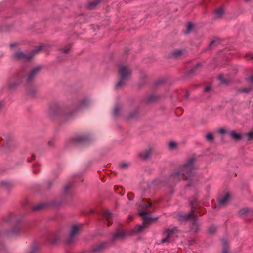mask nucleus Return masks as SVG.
Listing matches in <instances>:
<instances>
[{
  "label": "nucleus",
  "instance_id": "1",
  "mask_svg": "<svg viewBox=\"0 0 253 253\" xmlns=\"http://www.w3.org/2000/svg\"><path fill=\"white\" fill-rule=\"evenodd\" d=\"M195 164V157H192L189 158L179 166L178 170L171 175L170 178L174 181H179L181 180H191V178L194 175Z\"/></svg>",
  "mask_w": 253,
  "mask_h": 253
},
{
  "label": "nucleus",
  "instance_id": "2",
  "mask_svg": "<svg viewBox=\"0 0 253 253\" xmlns=\"http://www.w3.org/2000/svg\"><path fill=\"white\" fill-rule=\"evenodd\" d=\"M191 211L188 214H180L178 219L182 221H189L191 223V229L195 232L198 230L199 223L197 220V214L202 215L205 213V211L201 208L200 203L195 200L190 203Z\"/></svg>",
  "mask_w": 253,
  "mask_h": 253
},
{
  "label": "nucleus",
  "instance_id": "3",
  "mask_svg": "<svg viewBox=\"0 0 253 253\" xmlns=\"http://www.w3.org/2000/svg\"><path fill=\"white\" fill-rule=\"evenodd\" d=\"M149 207H153V205L149 200H143L139 206V215L142 217L143 222L141 225H138L135 227L133 230V233H140L148 226V225L153 221L157 219V218H152L148 217L147 215L151 214L152 212L149 211L148 209Z\"/></svg>",
  "mask_w": 253,
  "mask_h": 253
},
{
  "label": "nucleus",
  "instance_id": "4",
  "mask_svg": "<svg viewBox=\"0 0 253 253\" xmlns=\"http://www.w3.org/2000/svg\"><path fill=\"white\" fill-rule=\"evenodd\" d=\"M118 71L120 80L117 84L116 88L122 86L125 84V81L130 77L132 73V70L129 66L125 64L120 65Z\"/></svg>",
  "mask_w": 253,
  "mask_h": 253
},
{
  "label": "nucleus",
  "instance_id": "5",
  "mask_svg": "<svg viewBox=\"0 0 253 253\" xmlns=\"http://www.w3.org/2000/svg\"><path fill=\"white\" fill-rule=\"evenodd\" d=\"M45 47L44 45L39 46L29 53H24L21 51H18L14 54V57L15 59L24 61H28L31 59L34 55L42 51Z\"/></svg>",
  "mask_w": 253,
  "mask_h": 253
},
{
  "label": "nucleus",
  "instance_id": "6",
  "mask_svg": "<svg viewBox=\"0 0 253 253\" xmlns=\"http://www.w3.org/2000/svg\"><path fill=\"white\" fill-rule=\"evenodd\" d=\"M25 71L21 70L18 72L14 77L13 81H11L8 84V87L11 90L15 89L19 86L24 79Z\"/></svg>",
  "mask_w": 253,
  "mask_h": 253
},
{
  "label": "nucleus",
  "instance_id": "7",
  "mask_svg": "<svg viewBox=\"0 0 253 253\" xmlns=\"http://www.w3.org/2000/svg\"><path fill=\"white\" fill-rule=\"evenodd\" d=\"M82 225L78 224L73 225L71 229L69 236L66 239L65 242L68 244H71L76 241L77 237L79 234Z\"/></svg>",
  "mask_w": 253,
  "mask_h": 253
},
{
  "label": "nucleus",
  "instance_id": "8",
  "mask_svg": "<svg viewBox=\"0 0 253 253\" xmlns=\"http://www.w3.org/2000/svg\"><path fill=\"white\" fill-rule=\"evenodd\" d=\"M177 233V230L175 228L168 229L163 233V237L161 240V243H169L171 239L174 238Z\"/></svg>",
  "mask_w": 253,
  "mask_h": 253
},
{
  "label": "nucleus",
  "instance_id": "9",
  "mask_svg": "<svg viewBox=\"0 0 253 253\" xmlns=\"http://www.w3.org/2000/svg\"><path fill=\"white\" fill-rule=\"evenodd\" d=\"M42 66H37L33 67L30 71L26 73L25 72V75L24 76V79L27 82H30L33 81L40 72L42 69Z\"/></svg>",
  "mask_w": 253,
  "mask_h": 253
},
{
  "label": "nucleus",
  "instance_id": "10",
  "mask_svg": "<svg viewBox=\"0 0 253 253\" xmlns=\"http://www.w3.org/2000/svg\"><path fill=\"white\" fill-rule=\"evenodd\" d=\"M22 230L20 225L18 224L13 227L10 230L6 232V235L9 238L15 237L18 236Z\"/></svg>",
  "mask_w": 253,
  "mask_h": 253
},
{
  "label": "nucleus",
  "instance_id": "11",
  "mask_svg": "<svg viewBox=\"0 0 253 253\" xmlns=\"http://www.w3.org/2000/svg\"><path fill=\"white\" fill-rule=\"evenodd\" d=\"M112 214L108 210L104 211L102 213V220L107 226L112 224Z\"/></svg>",
  "mask_w": 253,
  "mask_h": 253
},
{
  "label": "nucleus",
  "instance_id": "12",
  "mask_svg": "<svg viewBox=\"0 0 253 253\" xmlns=\"http://www.w3.org/2000/svg\"><path fill=\"white\" fill-rule=\"evenodd\" d=\"M126 235V234L124 230H117L113 234L112 240L113 242H115L119 240H122L124 239Z\"/></svg>",
  "mask_w": 253,
  "mask_h": 253
},
{
  "label": "nucleus",
  "instance_id": "13",
  "mask_svg": "<svg viewBox=\"0 0 253 253\" xmlns=\"http://www.w3.org/2000/svg\"><path fill=\"white\" fill-rule=\"evenodd\" d=\"M153 151V150L152 148H147L139 153V157L143 160H148L150 158Z\"/></svg>",
  "mask_w": 253,
  "mask_h": 253
},
{
  "label": "nucleus",
  "instance_id": "14",
  "mask_svg": "<svg viewBox=\"0 0 253 253\" xmlns=\"http://www.w3.org/2000/svg\"><path fill=\"white\" fill-rule=\"evenodd\" d=\"M89 101L86 98L79 100L76 103V110H80L82 108L87 106L89 104Z\"/></svg>",
  "mask_w": 253,
  "mask_h": 253
},
{
  "label": "nucleus",
  "instance_id": "15",
  "mask_svg": "<svg viewBox=\"0 0 253 253\" xmlns=\"http://www.w3.org/2000/svg\"><path fill=\"white\" fill-rule=\"evenodd\" d=\"M184 50L176 49L171 52L170 57L173 58H178L182 56L184 54Z\"/></svg>",
  "mask_w": 253,
  "mask_h": 253
},
{
  "label": "nucleus",
  "instance_id": "16",
  "mask_svg": "<svg viewBox=\"0 0 253 253\" xmlns=\"http://www.w3.org/2000/svg\"><path fill=\"white\" fill-rule=\"evenodd\" d=\"M230 199V195L229 194H226L223 197L219 200V205L220 206H224L226 205Z\"/></svg>",
  "mask_w": 253,
  "mask_h": 253
},
{
  "label": "nucleus",
  "instance_id": "17",
  "mask_svg": "<svg viewBox=\"0 0 253 253\" xmlns=\"http://www.w3.org/2000/svg\"><path fill=\"white\" fill-rule=\"evenodd\" d=\"M106 245L105 243H101L96 245L92 247L91 251L93 253H98L105 248Z\"/></svg>",
  "mask_w": 253,
  "mask_h": 253
},
{
  "label": "nucleus",
  "instance_id": "18",
  "mask_svg": "<svg viewBox=\"0 0 253 253\" xmlns=\"http://www.w3.org/2000/svg\"><path fill=\"white\" fill-rule=\"evenodd\" d=\"M229 135L230 137L235 141H239L242 138L243 135L237 133L235 131H231L229 133Z\"/></svg>",
  "mask_w": 253,
  "mask_h": 253
},
{
  "label": "nucleus",
  "instance_id": "19",
  "mask_svg": "<svg viewBox=\"0 0 253 253\" xmlns=\"http://www.w3.org/2000/svg\"><path fill=\"white\" fill-rule=\"evenodd\" d=\"M75 140L78 142L85 143L89 140V138L88 136L81 135L77 136L75 138Z\"/></svg>",
  "mask_w": 253,
  "mask_h": 253
},
{
  "label": "nucleus",
  "instance_id": "20",
  "mask_svg": "<svg viewBox=\"0 0 253 253\" xmlns=\"http://www.w3.org/2000/svg\"><path fill=\"white\" fill-rule=\"evenodd\" d=\"M0 186L6 190H9L13 187V184L9 181H4L0 183Z\"/></svg>",
  "mask_w": 253,
  "mask_h": 253
},
{
  "label": "nucleus",
  "instance_id": "21",
  "mask_svg": "<svg viewBox=\"0 0 253 253\" xmlns=\"http://www.w3.org/2000/svg\"><path fill=\"white\" fill-rule=\"evenodd\" d=\"M36 92V89L33 87H30L26 89V94L30 96H33L35 95Z\"/></svg>",
  "mask_w": 253,
  "mask_h": 253
},
{
  "label": "nucleus",
  "instance_id": "22",
  "mask_svg": "<svg viewBox=\"0 0 253 253\" xmlns=\"http://www.w3.org/2000/svg\"><path fill=\"white\" fill-rule=\"evenodd\" d=\"M224 12L222 8H219L217 9L214 14L215 18H221L223 15L224 14Z\"/></svg>",
  "mask_w": 253,
  "mask_h": 253
},
{
  "label": "nucleus",
  "instance_id": "23",
  "mask_svg": "<svg viewBox=\"0 0 253 253\" xmlns=\"http://www.w3.org/2000/svg\"><path fill=\"white\" fill-rule=\"evenodd\" d=\"M205 138L207 141L211 142L214 140V136L211 133H207L206 136Z\"/></svg>",
  "mask_w": 253,
  "mask_h": 253
},
{
  "label": "nucleus",
  "instance_id": "24",
  "mask_svg": "<svg viewBox=\"0 0 253 253\" xmlns=\"http://www.w3.org/2000/svg\"><path fill=\"white\" fill-rule=\"evenodd\" d=\"M169 148L171 150H174L176 148L177 143L174 141H170L168 143Z\"/></svg>",
  "mask_w": 253,
  "mask_h": 253
},
{
  "label": "nucleus",
  "instance_id": "25",
  "mask_svg": "<svg viewBox=\"0 0 253 253\" xmlns=\"http://www.w3.org/2000/svg\"><path fill=\"white\" fill-rule=\"evenodd\" d=\"M45 207V205L43 203H40L38 204L33 207V211H37L40 209H42L43 207Z\"/></svg>",
  "mask_w": 253,
  "mask_h": 253
},
{
  "label": "nucleus",
  "instance_id": "26",
  "mask_svg": "<svg viewBox=\"0 0 253 253\" xmlns=\"http://www.w3.org/2000/svg\"><path fill=\"white\" fill-rule=\"evenodd\" d=\"M227 245V242L225 240H223V248H222L223 253H230L228 252Z\"/></svg>",
  "mask_w": 253,
  "mask_h": 253
},
{
  "label": "nucleus",
  "instance_id": "27",
  "mask_svg": "<svg viewBox=\"0 0 253 253\" xmlns=\"http://www.w3.org/2000/svg\"><path fill=\"white\" fill-rule=\"evenodd\" d=\"M159 98L158 95L153 94L150 95L147 99V101L151 102L156 100Z\"/></svg>",
  "mask_w": 253,
  "mask_h": 253
},
{
  "label": "nucleus",
  "instance_id": "28",
  "mask_svg": "<svg viewBox=\"0 0 253 253\" xmlns=\"http://www.w3.org/2000/svg\"><path fill=\"white\" fill-rule=\"evenodd\" d=\"M216 230V227L214 225H211L208 229V232L210 234H213Z\"/></svg>",
  "mask_w": 253,
  "mask_h": 253
},
{
  "label": "nucleus",
  "instance_id": "29",
  "mask_svg": "<svg viewBox=\"0 0 253 253\" xmlns=\"http://www.w3.org/2000/svg\"><path fill=\"white\" fill-rule=\"evenodd\" d=\"M12 214H10L7 216L3 217V220L5 222H9L11 221L12 218Z\"/></svg>",
  "mask_w": 253,
  "mask_h": 253
},
{
  "label": "nucleus",
  "instance_id": "30",
  "mask_svg": "<svg viewBox=\"0 0 253 253\" xmlns=\"http://www.w3.org/2000/svg\"><path fill=\"white\" fill-rule=\"evenodd\" d=\"M72 187V184L71 183H68L65 185L64 187V191L66 193H67L69 190Z\"/></svg>",
  "mask_w": 253,
  "mask_h": 253
},
{
  "label": "nucleus",
  "instance_id": "31",
  "mask_svg": "<svg viewBox=\"0 0 253 253\" xmlns=\"http://www.w3.org/2000/svg\"><path fill=\"white\" fill-rule=\"evenodd\" d=\"M100 2L99 0H96L91 3L89 5V8H92L96 5H97Z\"/></svg>",
  "mask_w": 253,
  "mask_h": 253
},
{
  "label": "nucleus",
  "instance_id": "32",
  "mask_svg": "<svg viewBox=\"0 0 253 253\" xmlns=\"http://www.w3.org/2000/svg\"><path fill=\"white\" fill-rule=\"evenodd\" d=\"M218 79L221 81V82L223 84L226 83L227 80L224 78L223 75L221 74L218 76Z\"/></svg>",
  "mask_w": 253,
  "mask_h": 253
},
{
  "label": "nucleus",
  "instance_id": "33",
  "mask_svg": "<svg viewBox=\"0 0 253 253\" xmlns=\"http://www.w3.org/2000/svg\"><path fill=\"white\" fill-rule=\"evenodd\" d=\"M193 28V25L191 23H189L186 26V32L189 33Z\"/></svg>",
  "mask_w": 253,
  "mask_h": 253
},
{
  "label": "nucleus",
  "instance_id": "34",
  "mask_svg": "<svg viewBox=\"0 0 253 253\" xmlns=\"http://www.w3.org/2000/svg\"><path fill=\"white\" fill-rule=\"evenodd\" d=\"M251 90V88H243L242 89H240L239 91L240 92H243V93H248L250 92Z\"/></svg>",
  "mask_w": 253,
  "mask_h": 253
},
{
  "label": "nucleus",
  "instance_id": "35",
  "mask_svg": "<svg viewBox=\"0 0 253 253\" xmlns=\"http://www.w3.org/2000/svg\"><path fill=\"white\" fill-rule=\"evenodd\" d=\"M70 48H71V46L69 45L67 47H65L64 48L62 49L61 50L64 53L66 54L69 51V50H70Z\"/></svg>",
  "mask_w": 253,
  "mask_h": 253
},
{
  "label": "nucleus",
  "instance_id": "36",
  "mask_svg": "<svg viewBox=\"0 0 253 253\" xmlns=\"http://www.w3.org/2000/svg\"><path fill=\"white\" fill-rule=\"evenodd\" d=\"M248 212V210L247 209H243L240 211L239 214L240 215H243L246 214Z\"/></svg>",
  "mask_w": 253,
  "mask_h": 253
},
{
  "label": "nucleus",
  "instance_id": "37",
  "mask_svg": "<svg viewBox=\"0 0 253 253\" xmlns=\"http://www.w3.org/2000/svg\"><path fill=\"white\" fill-rule=\"evenodd\" d=\"M129 165V164L128 163H123L120 164V167L122 169H126L128 167Z\"/></svg>",
  "mask_w": 253,
  "mask_h": 253
},
{
  "label": "nucleus",
  "instance_id": "38",
  "mask_svg": "<svg viewBox=\"0 0 253 253\" xmlns=\"http://www.w3.org/2000/svg\"><path fill=\"white\" fill-rule=\"evenodd\" d=\"M39 171V166L38 164L35 165L33 167V172L35 173Z\"/></svg>",
  "mask_w": 253,
  "mask_h": 253
},
{
  "label": "nucleus",
  "instance_id": "39",
  "mask_svg": "<svg viewBox=\"0 0 253 253\" xmlns=\"http://www.w3.org/2000/svg\"><path fill=\"white\" fill-rule=\"evenodd\" d=\"M218 132L220 133V134H225L227 133V130L225 128H220L219 130H218Z\"/></svg>",
  "mask_w": 253,
  "mask_h": 253
},
{
  "label": "nucleus",
  "instance_id": "40",
  "mask_svg": "<svg viewBox=\"0 0 253 253\" xmlns=\"http://www.w3.org/2000/svg\"><path fill=\"white\" fill-rule=\"evenodd\" d=\"M248 140L253 139V132H249L246 135Z\"/></svg>",
  "mask_w": 253,
  "mask_h": 253
},
{
  "label": "nucleus",
  "instance_id": "41",
  "mask_svg": "<svg viewBox=\"0 0 253 253\" xmlns=\"http://www.w3.org/2000/svg\"><path fill=\"white\" fill-rule=\"evenodd\" d=\"M211 87H210V86H207V87H206L204 89V92H208L209 91L211 90Z\"/></svg>",
  "mask_w": 253,
  "mask_h": 253
},
{
  "label": "nucleus",
  "instance_id": "42",
  "mask_svg": "<svg viewBox=\"0 0 253 253\" xmlns=\"http://www.w3.org/2000/svg\"><path fill=\"white\" fill-rule=\"evenodd\" d=\"M54 144L53 141H50L48 142V145L50 147H53L54 146Z\"/></svg>",
  "mask_w": 253,
  "mask_h": 253
},
{
  "label": "nucleus",
  "instance_id": "43",
  "mask_svg": "<svg viewBox=\"0 0 253 253\" xmlns=\"http://www.w3.org/2000/svg\"><path fill=\"white\" fill-rule=\"evenodd\" d=\"M118 108L117 107H116L115 108H114V114L115 115H117V113H118Z\"/></svg>",
  "mask_w": 253,
  "mask_h": 253
},
{
  "label": "nucleus",
  "instance_id": "44",
  "mask_svg": "<svg viewBox=\"0 0 253 253\" xmlns=\"http://www.w3.org/2000/svg\"><path fill=\"white\" fill-rule=\"evenodd\" d=\"M146 76H147V74H146L145 72H142L141 73V78H145V77H146Z\"/></svg>",
  "mask_w": 253,
  "mask_h": 253
},
{
  "label": "nucleus",
  "instance_id": "45",
  "mask_svg": "<svg viewBox=\"0 0 253 253\" xmlns=\"http://www.w3.org/2000/svg\"><path fill=\"white\" fill-rule=\"evenodd\" d=\"M214 44V42H211V43L209 45V48H211V47L212 46V45Z\"/></svg>",
  "mask_w": 253,
  "mask_h": 253
},
{
  "label": "nucleus",
  "instance_id": "46",
  "mask_svg": "<svg viewBox=\"0 0 253 253\" xmlns=\"http://www.w3.org/2000/svg\"><path fill=\"white\" fill-rule=\"evenodd\" d=\"M128 219L130 221L132 220V217L131 216L129 215L128 216Z\"/></svg>",
  "mask_w": 253,
  "mask_h": 253
},
{
  "label": "nucleus",
  "instance_id": "47",
  "mask_svg": "<svg viewBox=\"0 0 253 253\" xmlns=\"http://www.w3.org/2000/svg\"><path fill=\"white\" fill-rule=\"evenodd\" d=\"M251 81L253 83V76L250 77Z\"/></svg>",
  "mask_w": 253,
  "mask_h": 253
},
{
  "label": "nucleus",
  "instance_id": "48",
  "mask_svg": "<svg viewBox=\"0 0 253 253\" xmlns=\"http://www.w3.org/2000/svg\"><path fill=\"white\" fill-rule=\"evenodd\" d=\"M2 104L1 102H0V109L2 107Z\"/></svg>",
  "mask_w": 253,
  "mask_h": 253
},
{
  "label": "nucleus",
  "instance_id": "49",
  "mask_svg": "<svg viewBox=\"0 0 253 253\" xmlns=\"http://www.w3.org/2000/svg\"><path fill=\"white\" fill-rule=\"evenodd\" d=\"M250 56L251 57V59L253 60V55H250Z\"/></svg>",
  "mask_w": 253,
  "mask_h": 253
},
{
  "label": "nucleus",
  "instance_id": "50",
  "mask_svg": "<svg viewBox=\"0 0 253 253\" xmlns=\"http://www.w3.org/2000/svg\"><path fill=\"white\" fill-rule=\"evenodd\" d=\"M188 96H189V94L188 93H187L186 94V97L187 98L188 97Z\"/></svg>",
  "mask_w": 253,
  "mask_h": 253
},
{
  "label": "nucleus",
  "instance_id": "51",
  "mask_svg": "<svg viewBox=\"0 0 253 253\" xmlns=\"http://www.w3.org/2000/svg\"><path fill=\"white\" fill-rule=\"evenodd\" d=\"M246 2L249 1L250 0H245Z\"/></svg>",
  "mask_w": 253,
  "mask_h": 253
},
{
  "label": "nucleus",
  "instance_id": "52",
  "mask_svg": "<svg viewBox=\"0 0 253 253\" xmlns=\"http://www.w3.org/2000/svg\"><path fill=\"white\" fill-rule=\"evenodd\" d=\"M128 198H129V200H131V197H128Z\"/></svg>",
  "mask_w": 253,
  "mask_h": 253
},
{
  "label": "nucleus",
  "instance_id": "53",
  "mask_svg": "<svg viewBox=\"0 0 253 253\" xmlns=\"http://www.w3.org/2000/svg\"><path fill=\"white\" fill-rule=\"evenodd\" d=\"M128 198H129V200H131V197H128Z\"/></svg>",
  "mask_w": 253,
  "mask_h": 253
}]
</instances>
